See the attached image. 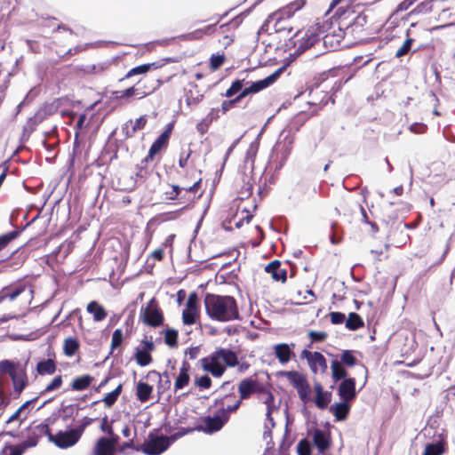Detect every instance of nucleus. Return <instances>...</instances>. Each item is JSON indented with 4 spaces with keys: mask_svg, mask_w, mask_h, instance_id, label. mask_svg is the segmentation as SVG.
Masks as SVG:
<instances>
[{
    "mask_svg": "<svg viewBox=\"0 0 455 455\" xmlns=\"http://www.w3.org/2000/svg\"><path fill=\"white\" fill-rule=\"evenodd\" d=\"M92 451L93 455H115L116 453L109 440L104 436L97 440Z\"/></svg>",
    "mask_w": 455,
    "mask_h": 455,
    "instance_id": "obj_22",
    "label": "nucleus"
},
{
    "mask_svg": "<svg viewBox=\"0 0 455 455\" xmlns=\"http://www.w3.org/2000/svg\"><path fill=\"white\" fill-rule=\"evenodd\" d=\"M190 364L184 360L182 362L181 367L180 368V372L174 382V389L175 391L184 388L190 380L189 376Z\"/></svg>",
    "mask_w": 455,
    "mask_h": 455,
    "instance_id": "obj_17",
    "label": "nucleus"
},
{
    "mask_svg": "<svg viewBox=\"0 0 455 455\" xmlns=\"http://www.w3.org/2000/svg\"><path fill=\"white\" fill-rule=\"evenodd\" d=\"M228 421L227 412L219 410L213 416L204 419V427H197L196 429L206 434H212L220 430Z\"/></svg>",
    "mask_w": 455,
    "mask_h": 455,
    "instance_id": "obj_9",
    "label": "nucleus"
},
{
    "mask_svg": "<svg viewBox=\"0 0 455 455\" xmlns=\"http://www.w3.org/2000/svg\"><path fill=\"white\" fill-rule=\"evenodd\" d=\"M27 430L29 432L27 439L21 443L23 447L27 450L28 448H32L36 446L40 436L36 435V432L34 431L31 427H28Z\"/></svg>",
    "mask_w": 455,
    "mask_h": 455,
    "instance_id": "obj_41",
    "label": "nucleus"
},
{
    "mask_svg": "<svg viewBox=\"0 0 455 455\" xmlns=\"http://www.w3.org/2000/svg\"><path fill=\"white\" fill-rule=\"evenodd\" d=\"M201 367L204 371L210 372L213 377H221L226 367H235L238 365V371L245 372L250 364L247 362L239 363L237 355L228 348L219 347L208 356L200 360Z\"/></svg>",
    "mask_w": 455,
    "mask_h": 455,
    "instance_id": "obj_1",
    "label": "nucleus"
},
{
    "mask_svg": "<svg viewBox=\"0 0 455 455\" xmlns=\"http://www.w3.org/2000/svg\"><path fill=\"white\" fill-rule=\"evenodd\" d=\"M203 94L196 92V95L194 96L193 92L189 91L186 94V102L188 105H196L203 99Z\"/></svg>",
    "mask_w": 455,
    "mask_h": 455,
    "instance_id": "obj_60",
    "label": "nucleus"
},
{
    "mask_svg": "<svg viewBox=\"0 0 455 455\" xmlns=\"http://www.w3.org/2000/svg\"><path fill=\"white\" fill-rule=\"evenodd\" d=\"M297 391L302 402L307 403L309 400L308 394L310 392V388L307 382L299 387Z\"/></svg>",
    "mask_w": 455,
    "mask_h": 455,
    "instance_id": "obj_61",
    "label": "nucleus"
},
{
    "mask_svg": "<svg viewBox=\"0 0 455 455\" xmlns=\"http://www.w3.org/2000/svg\"><path fill=\"white\" fill-rule=\"evenodd\" d=\"M363 326L362 317L356 313H350L346 320V327L350 331H356Z\"/></svg>",
    "mask_w": 455,
    "mask_h": 455,
    "instance_id": "obj_37",
    "label": "nucleus"
},
{
    "mask_svg": "<svg viewBox=\"0 0 455 455\" xmlns=\"http://www.w3.org/2000/svg\"><path fill=\"white\" fill-rule=\"evenodd\" d=\"M256 154H257V148L253 144H251L249 148L246 151L245 157H244V164L246 166L248 164H250V167L251 169H253L254 159H255Z\"/></svg>",
    "mask_w": 455,
    "mask_h": 455,
    "instance_id": "obj_49",
    "label": "nucleus"
},
{
    "mask_svg": "<svg viewBox=\"0 0 455 455\" xmlns=\"http://www.w3.org/2000/svg\"><path fill=\"white\" fill-rule=\"evenodd\" d=\"M86 310L92 315L95 322H100L108 315L106 309L95 300L87 305Z\"/></svg>",
    "mask_w": 455,
    "mask_h": 455,
    "instance_id": "obj_24",
    "label": "nucleus"
},
{
    "mask_svg": "<svg viewBox=\"0 0 455 455\" xmlns=\"http://www.w3.org/2000/svg\"><path fill=\"white\" fill-rule=\"evenodd\" d=\"M409 35H410V30L408 29L406 31L407 39L404 41L403 45L396 51V52H395L396 58H401V57L406 55L411 51V45H412V43L414 40L412 38L409 37Z\"/></svg>",
    "mask_w": 455,
    "mask_h": 455,
    "instance_id": "obj_44",
    "label": "nucleus"
},
{
    "mask_svg": "<svg viewBox=\"0 0 455 455\" xmlns=\"http://www.w3.org/2000/svg\"><path fill=\"white\" fill-rule=\"evenodd\" d=\"M164 342L171 347L178 345V331L174 329H167L164 333Z\"/></svg>",
    "mask_w": 455,
    "mask_h": 455,
    "instance_id": "obj_43",
    "label": "nucleus"
},
{
    "mask_svg": "<svg viewBox=\"0 0 455 455\" xmlns=\"http://www.w3.org/2000/svg\"><path fill=\"white\" fill-rule=\"evenodd\" d=\"M321 30L320 22L309 27L305 32L304 36L296 40L293 44L296 47L295 53L301 54L313 45H315L320 39L319 31Z\"/></svg>",
    "mask_w": 455,
    "mask_h": 455,
    "instance_id": "obj_7",
    "label": "nucleus"
},
{
    "mask_svg": "<svg viewBox=\"0 0 455 455\" xmlns=\"http://www.w3.org/2000/svg\"><path fill=\"white\" fill-rule=\"evenodd\" d=\"M297 451L299 455H311L309 442L306 439L299 441L297 445Z\"/></svg>",
    "mask_w": 455,
    "mask_h": 455,
    "instance_id": "obj_54",
    "label": "nucleus"
},
{
    "mask_svg": "<svg viewBox=\"0 0 455 455\" xmlns=\"http://www.w3.org/2000/svg\"><path fill=\"white\" fill-rule=\"evenodd\" d=\"M123 342V331L121 329H116L112 334L111 350L113 351L118 347Z\"/></svg>",
    "mask_w": 455,
    "mask_h": 455,
    "instance_id": "obj_53",
    "label": "nucleus"
},
{
    "mask_svg": "<svg viewBox=\"0 0 455 455\" xmlns=\"http://www.w3.org/2000/svg\"><path fill=\"white\" fill-rule=\"evenodd\" d=\"M140 315L144 323L152 327L159 326L164 322L163 313L155 299H151L147 306L141 308Z\"/></svg>",
    "mask_w": 455,
    "mask_h": 455,
    "instance_id": "obj_8",
    "label": "nucleus"
},
{
    "mask_svg": "<svg viewBox=\"0 0 455 455\" xmlns=\"http://www.w3.org/2000/svg\"><path fill=\"white\" fill-rule=\"evenodd\" d=\"M94 378L89 374L76 377L71 383V388L75 391H83L90 387Z\"/></svg>",
    "mask_w": 455,
    "mask_h": 455,
    "instance_id": "obj_27",
    "label": "nucleus"
},
{
    "mask_svg": "<svg viewBox=\"0 0 455 455\" xmlns=\"http://www.w3.org/2000/svg\"><path fill=\"white\" fill-rule=\"evenodd\" d=\"M446 451L445 441L440 439L434 443H427L423 455H443Z\"/></svg>",
    "mask_w": 455,
    "mask_h": 455,
    "instance_id": "obj_25",
    "label": "nucleus"
},
{
    "mask_svg": "<svg viewBox=\"0 0 455 455\" xmlns=\"http://www.w3.org/2000/svg\"><path fill=\"white\" fill-rule=\"evenodd\" d=\"M26 289H27V286L22 283L4 286V288H2L0 290V303L5 299L13 301L21 293H23L26 291Z\"/></svg>",
    "mask_w": 455,
    "mask_h": 455,
    "instance_id": "obj_15",
    "label": "nucleus"
},
{
    "mask_svg": "<svg viewBox=\"0 0 455 455\" xmlns=\"http://www.w3.org/2000/svg\"><path fill=\"white\" fill-rule=\"evenodd\" d=\"M134 358L141 367H145L152 362L151 355L139 347L135 348Z\"/></svg>",
    "mask_w": 455,
    "mask_h": 455,
    "instance_id": "obj_36",
    "label": "nucleus"
},
{
    "mask_svg": "<svg viewBox=\"0 0 455 455\" xmlns=\"http://www.w3.org/2000/svg\"><path fill=\"white\" fill-rule=\"evenodd\" d=\"M79 348V343L76 339L69 337L64 341L63 350L66 355L72 356Z\"/></svg>",
    "mask_w": 455,
    "mask_h": 455,
    "instance_id": "obj_38",
    "label": "nucleus"
},
{
    "mask_svg": "<svg viewBox=\"0 0 455 455\" xmlns=\"http://www.w3.org/2000/svg\"><path fill=\"white\" fill-rule=\"evenodd\" d=\"M330 411L336 417L337 420H344L349 412V405L346 401H343L331 405Z\"/></svg>",
    "mask_w": 455,
    "mask_h": 455,
    "instance_id": "obj_29",
    "label": "nucleus"
},
{
    "mask_svg": "<svg viewBox=\"0 0 455 455\" xmlns=\"http://www.w3.org/2000/svg\"><path fill=\"white\" fill-rule=\"evenodd\" d=\"M112 95L115 99L120 100H129L132 97L136 99H143L148 95V92L143 90V87L140 84V83L136 84L133 86H131L125 90L115 91L112 92Z\"/></svg>",
    "mask_w": 455,
    "mask_h": 455,
    "instance_id": "obj_12",
    "label": "nucleus"
},
{
    "mask_svg": "<svg viewBox=\"0 0 455 455\" xmlns=\"http://www.w3.org/2000/svg\"><path fill=\"white\" fill-rule=\"evenodd\" d=\"M283 68H280L277 70H275L274 73H272L271 75L267 76L266 78L251 83L250 86L245 87L239 93L240 98L243 99L244 97H246L249 94L257 93V92H260L261 90L268 87L269 85H271L273 83L275 82V80L279 77V76L283 72Z\"/></svg>",
    "mask_w": 455,
    "mask_h": 455,
    "instance_id": "obj_10",
    "label": "nucleus"
},
{
    "mask_svg": "<svg viewBox=\"0 0 455 455\" xmlns=\"http://www.w3.org/2000/svg\"><path fill=\"white\" fill-rule=\"evenodd\" d=\"M331 369L334 381L347 379V371L338 360H333L331 362Z\"/></svg>",
    "mask_w": 455,
    "mask_h": 455,
    "instance_id": "obj_35",
    "label": "nucleus"
},
{
    "mask_svg": "<svg viewBox=\"0 0 455 455\" xmlns=\"http://www.w3.org/2000/svg\"><path fill=\"white\" fill-rule=\"evenodd\" d=\"M338 18H341V26L346 27L350 33H358L368 22V15L364 12L355 14L354 5L339 6L336 10Z\"/></svg>",
    "mask_w": 455,
    "mask_h": 455,
    "instance_id": "obj_5",
    "label": "nucleus"
},
{
    "mask_svg": "<svg viewBox=\"0 0 455 455\" xmlns=\"http://www.w3.org/2000/svg\"><path fill=\"white\" fill-rule=\"evenodd\" d=\"M315 403L317 408L324 410L331 400V393L324 391L321 384L315 385Z\"/></svg>",
    "mask_w": 455,
    "mask_h": 455,
    "instance_id": "obj_18",
    "label": "nucleus"
},
{
    "mask_svg": "<svg viewBox=\"0 0 455 455\" xmlns=\"http://www.w3.org/2000/svg\"><path fill=\"white\" fill-rule=\"evenodd\" d=\"M309 366L313 372H317L318 369L325 371L327 369V363L324 356L320 352H314V356L309 359Z\"/></svg>",
    "mask_w": 455,
    "mask_h": 455,
    "instance_id": "obj_28",
    "label": "nucleus"
},
{
    "mask_svg": "<svg viewBox=\"0 0 455 455\" xmlns=\"http://www.w3.org/2000/svg\"><path fill=\"white\" fill-rule=\"evenodd\" d=\"M197 311L184 309L182 312V320L184 324L192 325L196 322Z\"/></svg>",
    "mask_w": 455,
    "mask_h": 455,
    "instance_id": "obj_50",
    "label": "nucleus"
},
{
    "mask_svg": "<svg viewBox=\"0 0 455 455\" xmlns=\"http://www.w3.org/2000/svg\"><path fill=\"white\" fill-rule=\"evenodd\" d=\"M79 441V435L70 429L68 431H59L53 435V440H51L56 446L61 449H66L75 445Z\"/></svg>",
    "mask_w": 455,
    "mask_h": 455,
    "instance_id": "obj_11",
    "label": "nucleus"
},
{
    "mask_svg": "<svg viewBox=\"0 0 455 455\" xmlns=\"http://www.w3.org/2000/svg\"><path fill=\"white\" fill-rule=\"evenodd\" d=\"M262 401L267 406L266 418H270L273 411L277 410V407L275 404L274 395L267 389H262Z\"/></svg>",
    "mask_w": 455,
    "mask_h": 455,
    "instance_id": "obj_34",
    "label": "nucleus"
},
{
    "mask_svg": "<svg viewBox=\"0 0 455 455\" xmlns=\"http://www.w3.org/2000/svg\"><path fill=\"white\" fill-rule=\"evenodd\" d=\"M86 121V115L81 114L78 117L76 125V132H75V141H74V148L78 146V135L80 131L84 127V123Z\"/></svg>",
    "mask_w": 455,
    "mask_h": 455,
    "instance_id": "obj_52",
    "label": "nucleus"
},
{
    "mask_svg": "<svg viewBox=\"0 0 455 455\" xmlns=\"http://www.w3.org/2000/svg\"><path fill=\"white\" fill-rule=\"evenodd\" d=\"M21 233V229H15L0 235V251L4 250L12 241L16 239Z\"/></svg>",
    "mask_w": 455,
    "mask_h": 455,
    "instance_id": "obj_39",
    "label": "nucleus"
},
{
    "mask_svg": "<svg viewBox=\"0 0 455 455\" xmlns=\"http://www.w3.org/2000/svg\"><path fill=\"white\" fill-rule=\"evenodd\" d=\"M170 138V130H165L151 145L148 155L144 159L145 162L153 160L154 156L158 153L164 147L167 145Z\"/></svg>",
    "mask_w": 455,
    "mask_h": 455,
    "instance_id": "obj_16",
    "label": "nucleus"
},
{
    "mask_svg": "<svg viewBox=\"0 0 455 455\" xmlns=\"http://www.w3.org/2000/svg\"><path fill=\"white\" fill-rule=\"evenodd\" d=\"M196 385L201 388H209L212 385V379L208 375H203L196 379Z\"/></svg>",
    "mask_w": 455,
    "mask_h": 455,
    "instance_id": "obj_63",
    "label": "nucleus"
},
{
    "mask_svg": "<svg viewBox=\"0 0 455 455\" xmlns=\"http://www.w3.org/2000/svg\"><path fill=\"white\" fill-rule=\"evenodd\" d=\"M172 444L168 436L149 434L148 440L141 447L143 453L147 455H160L164 452Z\"/></svg>",
    "mask_w": 455,
    "mask_h": 455,
    "instance_id": "obj_6",
    "label": "nucleus"
},
{
    "mask_svg": "<svg viewBox=\"0 0 455 455\" xmlns=\"http://www.w3.org/2000/svg\"><path fill=\"white\" fill-rule=\"evenodd\" d=\"M197 302H198L197 294L196 292L190 293L188 298L187 303H186V309L197 311Z\"/></svg>",
    "mask_w": 455,
    "mask_h": 455,
    "instance_id": "obj_56",
    "label": "nucleus"
},
{
    "mask_svg": "<svg viewBox=\"0 0 455 455\" xmlns=\"http://www.w3.org/2000/svg\"><path fill=\"white\" fill-rule=\"evenodd\" d=\"M11 379L13 384L14 392H16L17 395L19 396L28 385L27 375L25 371H17V373L14 374L13 376H12Z\"/></svg>",
    "mask_w": 455,
    "mask_h": 455,
    "instance_id": "obj_26",
    "label": "nucleus"
},
{
    "mask_svg": "<svg viewBox=\"0 0 455 455\" xmlns=\"http://www.w3.org/2000/svg\"><path fill=\"white\" fill-rule=\"evenodd\" d=\"M305 3V0H296L290 3L276 12L269 15L262 26V28L267 27L271 22H274L273 27L275 32L280 33L287 30L288 34H290L292 31V28L286 25L287 20L290 19L297 11L300 10L304 6Z\"/></svg>",
    "mask_w": 455,
    "mask_h": 455,
    "instance_id": "obj_4",
    "label": "nucleus"
},
{
    "mask_svg": "<svg viewBox=\"0 0 455 455\" xmlns=\"http://www.w3.org/2000/svg\"><path fill=\"white\" fill-rule=\"evenodd\" d=\"M46 422L44 423H41V424H38L36 425L34 428H32L34 431L36 432V435L38 436H42V435H47L48 436V439L49 441L51 442V440H53V435L51 433L50 431V428H49V424L51 422V419H47L45 420Z\"/></svg>",
    "mask_w": 455,
    "mask_h": 455,
    "instance_id": "obj_40",
    "label": "nucleus"
},
{
    "mask_svg": "<svg viewBox=\"0 0 455 455\" xmlns=\"http://www.w3.org/2000/svg\"><path fill=\"white\" fill-rule=\"evenodd\" d=\"M281 374L286 376L290 383L296 389L307 382L306 378L298 371H283Z\"/></svg>",
    "mask_w": 455,
    "mask_h": 455,
    "instance_id": "obj_32",
    "label": "nucleus"
},
{
    "mask_svg": "<svg viewBox=\"0 0 455 455\" xmlns=\"http://www.w3.org/2000/svg\"><path fill=\"white\" fill-rule=\"evenodd\" d=\"M320 28L319 36L323 35L324 45L332 50L340 46L345 35L349 32L348 29H346V27L341 26V18H338L336 12L331 21L324 20L322 24L320 23Z\"/></svg>",
    "mask_w": 455,
    "mask_h": 455,
    "instance_id": "obj_3",
    "label": "nucleus"
},
{
    "mask_svg": "<svg viewBox=\"0 0 455 455\" xmlns=\"http://www.w3.org/2000/svg\"><path fill=\"white\" fill-rule=\"evenodd\" d=\"M161 66L162 65L159 62H152V63H147V64H142V65L137 66V67L132 68L126 74L125 78H129L132 76L147 73L150 69H152V68L156 69V68H160Z\"/></svg>",
    "mask_w": 455,
    "mask_h": 455,
    "instance_id": "obj_33",
    "label": "nucleus"
},
{
    "mask_svg": "<svg viewBox=\"0 0 455 455\" xmlns=\"http://www.w3.org/2000/svg\"><path fill=\"white\" fill-rule=\"evenodd\" d=\"M294 344L288 345L286 343H280L274 347L275 355L278 359L279 363H288L291 356H294V353L292 352L291 347H294Z\"/></svg>",
    "mask_w": 455,
    "mask_h": 455,
    "instance_id": "obj_19",
    "label": "nucleus"
},
{
    "mask_svg": "<svg viewBox=\"0 0 455 455\" xmlns=\"http://www.w3.org/2000/svg\"><path fill=\"white\" fill-rule=\"evenodd\" d=\"M147 121L148 120L146 116H141L139 118H137L134 123L132 122V124H131L132 133H136L137 131L142 130L145 127Z\"/></svg>",
    "mask_w": 455,
    "mask_h": 455,
    "instance_id": "obj_58",
    "label": "nucleus"
},
{
    "mask_svg": "<svg viewBox=\"0 0 455 455\" xmlns=\"http://www.w3.org/2000/svg\"><path fill=\"white\" fill-rule=\"evenodd\" d=\"M93 419H91L89 417H84L81 420L80 425L76 428H73L74 431L79 435V439L81 438V435H83L84 429L90 426L93 422Z\"/></svg>",
    "mask_w": 455,
    "mask_h": 455,
    "instance_id": "obj_57",
    "label": "nucleus"
},
{
    "mask_svg": "<svg viewBox=\"0 0 455 455\" xmlns=\"http://www.w3.org/2000/svg\"><path fill=\"white\" fill-rule=\"evenodd\" d=\"M39 375H52L56 371V364L52 359L41 361L36 365Z\"/></svg>",
    "mask_w": 455,
    "mask_h": 455,
    "instance_id": "obj_31",
    "label": "nucleus"
},
{
    "mask_svg": "<svg viewBox=\"0 0 455 455\" xmlns=\"http://www.w3.org/2000/svg\"><path fill=\"white\" fill-rule=\"evenodd\" d=\"M262 389L263 387L258 388L257 387V381L256 379H253L252 378H247L243 379L240 381L238 386V392L240 395V399L245 400L251 396L253 393H260L262 395Z\"/></svg>",
    "mask_w": 455,
    "mask_h": 455,
    "instance_id": "obj_13",
    "label": "nucleus"
},
{
    "mask_svg": "<svg viewBox=\"0 0 455 455\" xmlns=\"http://www.w3.org/2000/svg\"><path fill=\"white\" fill-rule=\"evenodd\" d=\"M242 98H240V95L238 94L235 99L224 100L221 104V110L223 113H226L230 108H234L236 103H238Z\"/></svg>",
    "mask_w": 455,
    "mask_h": 455,
    "instance_id": "obj_62",
    "label": "nucleus"
},
{
    "mask_svg": "<svg viewBox=\"0 0 455 455\" xmlns=\"http://www.w3.org/2000/svg\"><path fill=\"white\" fill-rule=\"evenodd\" d=\"M338 393L343 401L353 400L356 395L355 379L348 378L343 379L339 386Z\"/></svg>",
    "mask_w": 455,
    "mask_h": 455,
    "instance_id": "obj_14",
    "label": "nucleus"
},
{
    "mask_svg": "<svg viewBox=\"0 0 455 455\" xmlns=\"http://www.w3.org/2000/svg\"><path fill=\"white\" fill-rule=\"evenodd\" d=\"M243 80L236 79L232 83L231 86L227 90V92H225L224 95L227 98H231L237 92H241L243 90Z\"/></svg>",
    "mask_w": 455,
    "mask_h": 455,
    "instance_id": "obj_47",
    "label": "nucleus"
},
{
    "mask_svg": "<svg viewBox=\"0 0 455 455\" xmlns=\"http://www.w3.org/2000/svg\"><path fill=\"white\" fill-rule=\"evenodd\" d=\"M328 334L325 331H309L308 337L312 343L322 342L326 339Z\"/></svg>",
    "mask_w": 455,
    "mask_h": 455,
    "instance_id": "obj_55",
    "label": "nucleus"
},
{
    "mask_svg": "<svg viewBox=\"0 0 455 455\" xmlns=\"http://www.w3.org/2000/svg\"><path fill=\"white\" fill-rule=\"evenodd\" d=\"M339 362L341 364L353 367L357 363V359L355 357L352 350H344L340 355V361Z\"/></svg>",
    "mask_w": 455,
    "mask_h": 455,
    "instance_id": "obj_42",
    "label": "nucleus"
},
{
    "mask_svg": "<svg viewBox=\"0 0 455 455\" xmlns=\"http://www.w3.org/2000/svg\"><path fill=\"white\" fill-rule=\"evenodd\" d=\"M75 408H76L77 411L81 410V408L78 405H75V404L66 405L62 408V411H63L62 419L64 421H67L68 419L73 417Z\"/></svg>",
    "mask_w": 455,
    "mask_h": 455,
    "instance_id": "obj_59",
    "label": "nucleus"
},
{
    "mask_svg": "<svg viewBox=\"0 0 455 455\" xmlns=\"http://www.w3.org/2000/svg\"><path fill=\"white\" fill-rule=\"evenodd\" d=\"M7 451H10L8 455H22L26 449L23 447L21 443L17 445L6 443L1 451V454L6 453Z\"/></svg>",
    "mask_w": 455,
    "mask_h": 455,
    "instance_id": "obj_46",
    "label": "nucleus"
},
{
    "mask_svg": "<svg viewBox=\"0 0 455 455\" xmlns=\"http://www.w3.org/2000/svg\"><path fill=\"white\" fill-rule=\"evenodd\" d=\"M204 303L212 320L229 322L240 319L237 302L232 296L206 293Z\"/></svg>",
    "mask_w": 455,
    "mask_h": 455,
    "instance_id": "obj_2",
    "label": "nucleus"
},
{
    "mask_svg": "<svg viewBox=\"0 0 455 455\" xmlns=\"http://www.w3.org/2000/svg\"><path fill=\"white\" fill-rule=\"evenodd\" d=\"M340 208H342L344 211H346L345 208H347L348 215H351L355 210L358 209L362 214L363 221L367 224H369L371 222L369 220V218H368L365 209L358 202H356L351 198L344 199L343 204L340 205ZM344 214H347V212H345Z\"/></svg>",
    "mask_w": 455,
    "mask_h": 455,
    "instance_id": "obj_21",
    "label": "nucleus"
},
{
    "mask_svg": "<svg viewBox=\"0 0 455 455\" xmlns=\"http://www.w3.org/2000/svg\"><path fill=\"white\" fill-rule=\"evenodd\" d=\"M122 388V384H119L116 389L107 394L101 400L92 402L90 405H88V407L92 408L100 402H103L108 408L112 407L116 403L118 396L120 395Z\"/></svg>",
    "mask_w": 455,
    "mask_h": 455,
    "instance_id": "obj_23",
    "label": "nucleus"
},
{
    "mask_svg": "<svg viewBox=\"0 0 455 455\" xmlns=\"http://www.w3.org/2000/svg\"><path fill=\"white\" fill-rule=\"evenodd\" d=\"M62 376L58 375L53 378V379L45 387V388L41 392V395L52 392L58 388H60L62 385Z\"/></svg>",
    "mask_w": 455,
    "mask_h": 455,
    "instance_id": "obj_48",
    "label": "nucleus"
},
{
    "mask_svg": "<svg viewBox=\"0 0 455 455\" xmlns=\"http://www.w3.org/2000/svg\"><path fill=\"white\" fill-rule=\"evenodd\" d=\"M18 371L15 369V364L9 360H2L0 362V373H6L11 378L17 373Z\"/></svg>",
    "mask_w": 455,
    "mask_h": 455,
    "instance_id": "obj_45",
    "label": "nucleus"
},
{
    "mask_svg": "<svg viewBox=\"0 0 455 455\" xmlns=\"http://www.w3.org/2000/svg\"><path fill=\"white\" fill-rule=\"evenodd\" d=\"M270 274L275 281H282L284 283L287 279V271L283 268H273L270 271H266Z\"/></svg>",
    "mask_w": 455,
    "mask_h": 455,
    "instance_id": "obj_51",
    "label": "nucleus"
},
{
    "mask_svg": "<svg viewBox=\"0 0 455 455\" xmlns=\"http://www.w3.org/2000/svg\"><path fill=\"white\" fill-rule=\"evenodd\" d=\"M225 58L223 55H212L211 57V68L212 70L218 69L223 63Z\"/></svg>",
    "mask_w": 455,
    "mask_h": 455,
    "instance_id": "obj_64",
    "label": "nucleus"
},
{
    "mask_svg": "<svg viewBox=\"0 0 455 455\" xmlns=\"http://www.w3.org/2000/svg\"><path fill=\"white\" fill-rule=\"evenodd\" d=\"M153 391V387L149 384L140 381L137 384L136 395L139 401L141 403H145L149 400L151 393Z\"/></svg>",
    "mask_w": 455,
    "mask_h": 455,
    "instance_id": "obj_30",
    "label": "nucleus"
},
{
    "mask_svg": "<svg viewBox=\"0 0 455 455\" xmlns=\"http://www.w3.org/2000/svg\"><path fill=\"white\" fill-rule=\"evenodd\" d=\"M313 442L316 446L320 453H323L327 449H329L331 444V440L329 435L321 429H315L313 433Z\"/></svg>",
    "mask_w": 455,
    "mask_h": 455,
    "instance_id": "obj_20",
    "label": "nucleus"
}]
</instances>
